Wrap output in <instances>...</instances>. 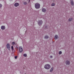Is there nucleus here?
Listing matches in <instances>:
<instances>
[{
    "mask_svg": "<svg viewBox=\"0 0 74 74\" xmlns=\"http://www.w3.org/2000/svg\"><path fill=\"white\" fill-rule=\"evenodd\" d=\"M35 7L36 9H38L40 8V4L39 3H37L35 4Z\"/></svg>",
    "mask_w": 74,
    "mask_h": 74,
    "instance_id": "f257e3e1",
    "label": "nucleus"
},
{
    "mask_svg": "<svg viewBox=\"0 0 74 74\" xmlns=\"http://www.w3.org/2000/svg\"><path fill=\"white\" fill-rule=\"evenodd\" d=\"M44 68L45 69L48 70V69H49L51 68V66L49 64H46Z\"/></svg>",
    "mask_w": 74,
    "mask_h": 74,
    "instance_id": "f03ea898",
    "label": "nucleus"
},
{
    "mask_svg": "<svg viewBox=\"0 0 74 74\" xmlns=\"http://www.w3.org/2000/svg\"><path fill=\"white\" fill-rule=\"evenodd\" d=\"M38 23L39 25L40 26H41V25H42L43 22H42V20H40L38 21Z\"/></svg>",
    "mask_w": 74,
    "mask_h": 74,
    "instance_id": "7ed1b4c3",
    "label": "nucleus"
},
{
    "mask_svg": "<svg viewBox=\"0 0 74 74\" xmlns=\"http://www.w3.org/2000/svg\"><path fill=\"white\" fill-rule=\"evenodd\" d=\"M23 51V49L22 47H19V53H22V52Z\"/></svg>",
    "mask_w": 74,
    "mask_h": 74,
    "instance_id": "20e7f679",
    "label": "nucleus"
},
{
    "mask_svg": "<svg viewBox=\"0 0 74 74\" xmlns=\"http://www.w3.org/2000/svg\"><path fill=\"white\" fill-rule=\"evenodd\" d=\"M65 63L66 65H70V62L69 60H68L66 61Z\"/></svg>",
    "mask_w": 74,
    "mask_h": 74,
    "instance_id": "39448f33",
    "label": "nucleus"
},
{
    "mask_svg": "<svg viewBox=\"0 0 74 74\" xmlns=\"http://www.w3.org/2000/svg\"><path fill=\"white\" fill-rule=\"evenodd\" d=\"M6 47H7V48H8V49L9 50H10V44H9L8 43L7 44Z\"/></svg>",
    "mask_w": 74,
    "mask_h": 74,
    "instance_id": "423d86ee",
    "label": "nucleus"
},
{
    "mask_svg": "<svg viewBox=\"0 0 74 74\" xmlns=\"http://www.w3.org/2000/svg\"><path fill=\"white\" fill-rule=\"evenodd\" d=\"M55 40H57L58 38H59V37H58V36L57 35H56L55 36H54Z\"/></svg>",
    "mask_w": 74,
    "mask_h": 74,
    "instance_id": "0eeeda50",
    "label": "nucleus"
},
{
    "mask_svg": "<svg viewBox=\"0 0 74 74\" xmlns=\"http://www.w3.org/2000/svg\"><path fill=\"white\" fill-rule=\"evenodd\" d=\"M42 11L43 12H45L47 11V10L46 9L43 8L42 9Z\"/></svg>",
    "mask_w": 74,
    "mask_h": 74,
    "instance_id": "6e6552de",
    "label": "nucleus"
},
{
    "mask_svg": "<svg viewBox=\"0 0 74 74\" xmlns=\"http://www.w3.org/2000/svg\"><path fill=\"white\" fill-rule=\"evenodd\" d=\"M1 30H4L5 29V27L4 26H2L1 27Z\"/></svg>",
    "mask_w": 74,
    "mask_h": 74,
    "instance_id": "1a4fd4ad",
    "label": "nucleus"
},
{
    "mask_svg": "<svg viewBox=\"0 0 74 74\" xmlns=\"http://www.w3.org/2000/svg\"><path fill=\"white\" fill-rule=\"evenodd\" d=\"M44 38L45 39H48V38H49V36L47 35H46L45 36Z\"/></svg>",
    "mask_w": 74,
    "mask_h": 74,
    "instance_id": "9d476101",
    "label": "nucleus"
},
{
    "mask_svg": "<svg viewBox=\"0 0 74 74\" xmlns=\"http://www.w3.org/2000/svg\"><path fill=\"white\" fill-rule=\"evenodd\" d=\"M71 3L72 5H74V2L73 0H71Z\"/></svg>",
    "mask_w": 74,
    "mask_h": 74,
    "instance_id": "9b49d317",
    "label": "nucleus"
},
{
    "mask_svg": "<svg viewBox=\"0 0 74 74\" xmlns=\"http://www.w3.org/2000/svg\"><path fill=\"white\" fill-rule=\"evenodd\" d=\"M19 3H15L14 4V6L15 7H18V6H19Z\"/></svg>",
    "mask_w": 74,
    "mask_h": 74,
    "instance_id": "f8f14e48",
    "label": "nucleus"
},
{
    "mask_svg": "<svg viewBox=\"0 0 74 74\" xmlns=\"http://www.w3.org/2000/svg\"><path fill=\"white\" fill-rule=\"evenodd\" d=\"M12 44L13 46L14 45H17V43H15V42H12Z\"/></svg>",
    "mask_w": 74,
    "mask_h": 74,
    "instance_id": "ddd939ff",
    "label": "nucleus"
},
{
    "mask_svg": "<svg viewBox=\"0 0 74 74\" xmlns=\"http://www.w3.org/2000/svg\"><path fill=\"white\" fill-rule=\"evenodd\" d=\"M53 67H52L51 68V69L50 71V72H52V71H53Z\"/></svg>",
    "mask_w": 74,
    "mask_h": 74,
    "instance_id": "4468645a",
    "label": "nucleus"
},
{
    "mask_svg": "<svg viewBox=\"0 0 74 74\" xmlns=\"http://www.w3.org/2000/svg\"><path fill=\"white\" fill-rule=\"evenodd\" d=\"M45 29H48L49 27H48V25H45Z\"/></svg>",
    "mask_w": 74,
    "mask_h": 74,
    "instance_id": "2eb2a0df",
    "label": "nucleus"
},
{
    "mask_svg": "<svg viewBox=\"0 0 74 74\" xmlns=\"http://www.w3.org/2000/svg\"><path fill=\"white\" fill-rule=\"evenodd\" d=\"M73 20L72 18H69V20H68V21L69 22H71V21H72V20Z\"/></svg>",
    "mask_w": 74,
    "mask_h": 74,
    "instance_id": "dca6fc26",
    "label": "nucleus"
},
{
    "mask_svg": "<svg viewBox=\"0 0 74 74\" xmlns=\"http://www.w3.org/2000/svg\"><path fill=\"white\" fill-rule=\"evenodd\" d=\"M51 6H55V3H52L51 4Z\"/></svg>",
    "mask_w": 74,
    "mask_h": 74,
    "instance_id": "f3484780",
    "label": "nucleus"
},
{
    "mask_svg": "<svg viewBox=\"0 0 74 74\" xmlns=\"http://www.w3.org/2000/svg\"><path fill=\"white\" fill-rule=\"evenodd\" d=\"M12 52L13 53H15V49H14L12 50Z\"/></svg>",
    "mask_w": 74,
    "mask_h": 74,
    "instance_id": "a211bd4d",
    "label": "nucleus"
},
{
    "mask_svg": "<svg viewBox=\"0 0 74 74\" xmlns=\"http://www.w3.org/2000/svg\"><path fill=\"white\" fill-rule=\"evenodd\" d=\"M27 3L26 2H25L23 3V4H24V5H27Z\"/></svg>",
    "mask_w": 74,
    "mask_h": 74,
    "instance_id": "6ab92c4d",
    "label": "nucleus"
},
{
    "mask_svg": "<svg viewBox=\"0 0 74 74\" xmlns=\"http://www.w3.org/2000/svg\"><path fill=\"white\" fill-rule=\"evenodd\" d=\"M23 56L24 57H26L27 56V54H24L23 55Z\"/></svg>",
    "mask_w": 74,
    "mask_h": 74,
    "instance_id": "aec40b11",
    "label": "nucleus"
},
{
    "mask_svg": "<svg viewBox=\"0 0 74 74\" xmlns=\"http://www.w3.org/2000/svg\"><path fill=\"white\" fill-rule=\"evenodd\" d=\"M62 51H60L59 52V55H61V54H62Z\"/></svg>",
    "mask_w": 74,
    "mask_h": 74,
    "instance_id": "412c9836",
    "label": "nucleus"
},
{
    "mask_svg": "<svg viewBox=\"0 0 74 74\" xmlns=\"http://www.w3.org/2000/svg\"><path fill=\"white\" fill-rule=\"evenodd\" d=\"M2 6H3L2 4L1 3H0V8H1V7H2Z\"/></svg>",
    "mask_w": 74,
    "mask_h": 74,
    "instance_id": "4be33fe9",
    "label": "nucleus"
},
{
    "mask_svg": "<svg viewBox=\"0 0 74 74\" xmlns=\"http://www.w3.org/2000/svg\"><path fill=\"white\" fill-rule=\"evenodd\" d=\"M12 50L13 49H14V47L13 46H12L11 47Z\"/></svg>",
    "mask_w": 74,
    "mask_h": 74,
    "instance_id": "5701e85b",
    "label": "nucleus"
},
{
    "mask_svg": "<svg viewBox=\"0 0 74 74\" xmlns=\"http://www.w3.org/2000/svg\"><path fill=\"white\" fill-rule=\"evenodd\" d=\"M14 58H15V59H17V58H18V56H15Z\"/></svg>",
    "mask_w": 74,
    "mask_h": 74,
    "instance_id": "b1692460",
    "label": "nucleus"
},
{
    "mask_svg": "<svg viewBox=\"0 0 74 74\" xmlns=\"http://www.w3.org/2000/svg\"><path fill=\"white\" fill-rule=\"evenodd\" d=\"M53 58V57L52 56H50V58Z\"/></svg>",
    "mask_w": 74,
    "mask_h": 74,
    "instance_id": "393cba45",
    "label": "nucleus"
},
{
    "mask_svg": "<svg viewBox=\"0 0 74 74\" xmlns=\"http://www.w3.org/2000/svg\"><path fill=\"white\" fill-rule=\"evenodd\" d=\"M16 49H18V47H16Z\"/></svg>",
    "mask_w": 74,
    "mask_h": 74,
    "instance_id": "a878e982",
    "label": "nucleus"
},
{
    "mask_svg": "<svg viewBox=\"0 0 74 74\" xmlns=\"http://www.w3.org/2000/svg\"><path fill=\"white\" fill-rule=\"evenodd\" d=\"M30 0H29V2H28V3H30Z\"/></svg>",
    "mask_w": 74,
    "mask_h": 74,
    "instance_id": "bb28decb",
    "label": "nucleus"
},
{
    "mask_svg": "<svg viewBox=\"0 0 74 74\" xmlns=\"http://www.w3.org/2000/svg\"><path fill=\"white\" fill-rule=\"evenodd\" d=\"M10 1H11V0H10Z\"/></svg>",
    "mask_w": 74,
    "mask_h": 74,
    "instance_id": "cd10ccee",
    "label": "nucleus"
}]
</instances>
